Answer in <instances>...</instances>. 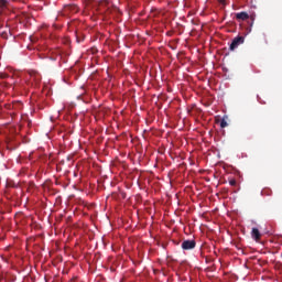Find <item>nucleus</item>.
<instances>
[{"label": "nucleus", "instance_id": "1", "mask_svg": "<svg viewBox=\"0 0 282 282\" xmlns=\"http://www.w3.org/2000/svg\"><path fill=\"white\" fill-rule=\"evenodd\" d=\"M243 43H246L245 36H241V35L236 36L229 46L230 52H235V50H237L239 45H243Z\"/></svg>", "mask_w": 282, "mask_h": 282}, {"label": "nucleus", "instance_id": "7", "mask_svg": "<svg viewBox=\"0 0 282 282\" xmlns=\"http://www.w3.org/2000/svg\"><path fill=\"white\" fill-rule=\"evenodd\" d=\"M65 11L76 13V12H78V7L76 4H67L65 7Z\"/></svg>", "mask_w": 282, "mask_h": 282}, {"label": "nucleus", "instance_id": "9", "mask_svg": "<svg viewBox=\"0 0 282 282\" xmlns=\"http://www.w3.org/2000/svg\"><path fill=\"white\" fill-rule=\"evenodd\" d=\"M8 7V0H0V9Z\"/></svg>", "mask_w": 282, "mask_h": 282}, {"label": "nucleus", "instance_id": "3", "mask_svg": "<svg viewBox=\"0 0 282 282\" xmlns=\"http://www.w3.org/2000/svg\"><path fill=\"white\" fill-rule=\"evenodd\" d=\"M195 246H197V242H195V240H184L182 242V248L184 250H193L195 249Z\"/></svg>", "mask_w": 282, "mask_h": 282}, {"label": "nucleus", "instance_id": "5", "mask_svg": "<svg viewBox=\"0 0 282 282\" xmlns=\"http://www.w3.org/2000/svg\"><path fill=\"white\" fill-rule=\"evenodd\" d=\"M236 19L238 21H248V19H250V14H248V12L246 11H241L236 13Z\"/></svg>", "mask_w": 282, "mask_h": 282}, {"label": "nucleus", "instance_id": "6", "mask_svg": "<svg viewBox=\"0 0 282 282\" xmlns=\"http://www.w3.org/2000/svg\"><path fill=\"white\" fill-rule=\"evenodd\" d=\"M251 237L254 239V241H261V232L258 228L253 227L251 230Z\"/></svg>", "mask_w": 282, "mask_h": 282}, {"label": "nucleus", "instance_id": "4", "mask_svg": "<svg viewBox=\"0 0 282 282\" xmlns=\"http://www.w3.org/2000/svg\"><path fill=\"white\" fill-rule=\"evenodd\" d=\"M30 77H31V80L35 83V85H39L42 80L41 74H39V72L36 70H32L30 73Z\"/></svg>", "mask_w": 282, "mask_h": 282}, {"label": "nucleus", "instance_id": "2", "mask_svg": "<svg viewBox=\"0 0 282 282\" xmlns=\"http://www.w3.org/2000/svg\"><path fill=\"white\" fill-rule=\"evenodd\" d=\"M109 2L107 0L100 1V2H95L94 8L96 12H99V14H102L104 12L107 11V6Z\"/></svg>", "mask_w": 282, "mask_h": 282}, {"label": "nucleus", "instance_id": "12", "mask_svg": "<svg viewBox=\"0 0 282 282\" xmlns=\"http://www.w3.org/2000/svg\"><path fill=\"white\" fill-rule=\"evenodd\" d=\"M2 78H6V76H2Z\"/></svg>", "mask_w": 282, "mask_h": 282}, {"label": "nucleus", "instance_id": "8", "mask_svg": "<svg viewBox=\"0 0 282 282\" xmlns=\"http://www.w3.org/2000/svg\"><path fill=\"white\" fill-rule=\"evenodd\" d=\"M226 127H228V121H226V119H221V121H220V128H221V129H226Z\"/></svg>", "mask_w": 282, "mask_h": 282}, {"label": "nucleus", "instance_id": "11", "mask_svg": "<svg viewBox=\"0 0 282 282\" xmlns=\"http://www.w3.org/2000/svg\"><path fill=\"white\" fill-rule=\"evenodd\" d=\"M250 19H251V21H254V17L251 15Z\"/></svg>", "mask_w": 282, "mask_h": 282}, {"label": "nucleus", "instance_id": "10", "mask_svg": "<svg viewBox=\"0 0 282 282\" xmlns=\"http://www.w3.org/2000/svg\"><path fill=\"white\" fill-rule=\"evenodd\" d=\"M230 186H237V181L235 178H231L229 181Z\"/></svg>", "mask_w": 282, "mask_h": 282}]
</instances>
